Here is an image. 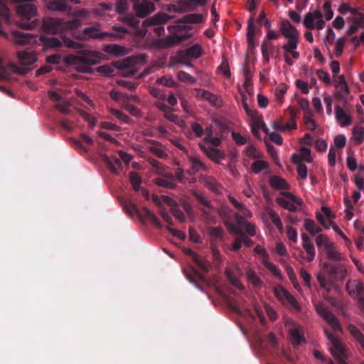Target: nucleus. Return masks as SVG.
I'll list each match as a JSON object with an SVG mask.
<instances>
[{
    "instance_id": "f257e3e1",
    "label": "nucleus",
    "mask_w": 364,
    "mask_h": 364,
    "mask_svg": "<svg viewBox=\"0 0 364 364\" xmlns=\"http://www.w3.org/2000/svg\"><path fill=\"white\" fill-rule=\"evenodd\" d=\"M323 268L327 276L318 273L317 279L321 288L329 292L336 281H343L346 277V269L342 264L324 262Z\"/></svg>"
},
{
    "instance_id": "f03ea898",
    "label": "nucleus",
    "mask_w": 364,
    "mask_h": 364,
    "mask_svg": "<svg viewBox=\"0 0 364 364\" xmlns=\"http://www.w3.org/2000/svg\"><path fill=\"white\" fill-rule=\"evenodd\" d=\"M80 24L81 22L77 18L65 21L62 18L46 17L43 20L42 28L46 33L55 34L73 31L77 29Z\"/></svg>"
},
{
    "instance_id": "7ed1b4c3",
    "label": "nucleus",
    "mask_w": 364,
    "mask_h": 364,
    "mask_svg": "<svg viewBox=\"0 0 364 364\" xmlns=\"http://www.w3.org/2000/svg\"><path fill=\"white\" fill-rule=\"evenodd\" d=\"M79 50L78 55H70L68 62L76 66L77 70L83 73H89L91 71L90 65L99 63L98 55L95 52L83 49V46Z\"/></svg>"
},
{
    "instance_id": "20e7f679",
    "label": "nucleus",
    "mask_w": 364,
    "mask_h": 364,
    "mask_svg": "<svg viewBox=\"0 0 364 364\" xmlns=\"http://www.w3.org/2000/svg\"><path fill=\"white\" fill-rule=\"evenodd\" d=\"M324 333L330 342L329 350L332 355L341 364H346L345 360L347 358V354L341 340L327 329H324Z\"/></svg>"
},
{
    "instance_id": "39448f33",
    "label": "nucleus",
    "mask_w": 364,
    "mask_h": 364,
    "mask_svg": "<svg viewBox=\"0 0 364 364\" xmlns=\"http://www.w3.org/2000/svg\"><path fill=\"white\" fill-rule=\"evenodd\" d=\"M40 39L46 48H58L61 47L63 43L65 47L73 49H80L82 47V43L68 38L62 37V41L58 38L54 36H41Z\"/></svg>"
},
{
    "instance_id": "423d86ee",
    "label": "nucleus",
    "mask_w": 364,
    "mask_h": 364,
    "mask_svg": "<svg viewBox=\"0 0 364 364\" xmlns=\"http://www.w3.org/2000/svg\"><path fill=\"white\" fill-rule=\"evenodd\" d=\"M315 309L318 314L326 321L334 332L342 331V327L338 318L326 304L318 302L315 304Z\"/></svg>"
},
{
    "instance_id": "0eeeda50",
    "label": "nucleus",
    "mask_w": 364,
    "mask_h": 364,
    "mask_svg": "<svg viewBox=\"0 0 364 364\" xmlns=\"http://www.w3.org/2000/svg\"><path fill=\"white\" fill-rule=\"evenodd\" d=\"M274 294L277 299L284 305L292 308L297 312L301 311V306L296 298L281 285H277L273 289Z\"/></svg>"
},
{
    "instance_id": "6e6552de",
    "label": "nucleus",
    "mask_w": 364,
    "mask_h": 364,
    "mask_svg": "<svg viewBox=\"0 0 364 364\" xmlns=\"http://www.w3.org/2000/svg\"><path fill=\"white\" fill-rule=\"evenodd\" d=\"M281 195L282 196L276 198V202L290 212H296L298 206L302 204V200L290 192L283 191Z\"/></svg>"
},
{
    "instance_id": "1a4fd4ad",
    "label": "nucleus",
    "mask_w": 364,
    "mask_h": 364,
    "mask_svg": "<svg viewBox=\"0 0 364 364\" xmlns=\"http://www.w3.org/2000/svg\"><path fill=\"white\" fill-rule=\"evenodd\" d=\"M170 18L171 16L165 13H158L156 15L146 18L143 22V26L144 27L159 26L154 28V31L157 36H162L165 32L164 27L161 25L166 23Z\"/></svg>"
},
{
    "instance_id": "9d476101",
    "label": "nucleus",
    "mask_w": 364,
    "mask_h": 364,
    "mask_svg": "<svg viewBox=\"0 0 364 364\" xmlns=\"http://www.w3.org/2000/svg\"><path fill=\"white\" fill-rule=\"evenodd\" d=\"M286 112L289 116V122L284 124L282 119L274 121L272 127L275 130L279 132H287L296 129L297 128L296 122L297 112L292 107L289 106L287 109Z\"/></svg>"
},
{
    "instance_id": "9b49d317",
    "label": "nucleus",
    "mask_w": 364,
    "mask_h": 364,
    "mask_svg": "<svg viewBox=\"0 0 364 364\" xmlns=\"http://www.w3.org/2000/svg\"><path fill=\"white\" fill-rule=\"evenodd\" d=\"M136 16L144 18L156 10L155 4L149 0H136L133 6Z\"/></svg>"
},
{
    "instance_id": "f8f14e48",
    "label": "nucleus",
    "mask_w": 364,
    "mask_h": 364,
    "mask_svg": "<svg viewBox=\"0 0 364 364\" xmlns=\"http://www.w3.org/2000/svg\"><path fill=\"white\" fill-rule=\"evenodd\" d=\"M191 37V34L173 35L160 38L156 41L157 47L166 48L173 47Z\"/></svg>"
},
{
    "instance_id": "ddd939ff",
    "label": "nucleus",
    "mask_w": 364,
    "mask_h": 364,
    "mask_svg": "<svg viewBox=\"0 0 364 364\" xmlns=\"http://www.w3.org/2000/svg\"><path fill=\"white\" fill-rule=\"evenodd\" d=\"M129 66V61L124 60L122 61L114 62L112 65L106 64L97 68V71L103 75L109 77L114 75L115 68L124 70Z\"/></svg>"
},
{
    "instance_id": "4468645a",
    "label": "nucleus",
    "mask_w": 364,
    "mask_h": 364,
    "mask_svg": "<svg viewBox=\"0 0 364 364\" xmlns=\"http://www.w3.org/2000/svg\"><path fill=\"white\" fill-rule=\"evenodd\" d=\"M70 3L77 4L78 0H49L47 2V7L53 11H70L71 7Z\"/></svg>"
},
{
    "instance_id": "2eb2a0df",
    "label": "nucleus",
    "mask_w": 364,
    "mask_h": 364,
    "mask_svg": "<svg viewBox=\"0 0 364 364\" xmlns=\"http://www.w3.org/2000/svg\"><path fill=\"white\" fill-rule=\"evenodd\" d=\"M279 31L287 40L299 38V31L288 20H282L280 22Z\"/></svg>"
},
{
    "instance_id": "dca6fc26",
    "label": "nucleus",
    "mask_w": 364,
    "mask_h": 364,
    "mask_svg": "<svg viewBox=\"0 0 364 364\" xmlns=\"http://www.w3.org/2000/svg\"><path fill=\"white\" fill-rule=\"evenodd\" d=\"M201 151L212 161L219 164L225 158V153L215 147L207 146L203 143H199Z\"/></svg>"
},
{
    "instance_id": "f3484780",
    "label": "nucleus",
    "mask_w": 364,
    "mask_h": 364,
    "mask_svg": "<svg viewBox=\"0 0 364 364\" xmlns=\"http://www.w3.org/2000/svg\"><path fill=\"white\" fill-rule=\"evenodd\" d=\"M12 34L15 42L18 45L25 46L37 42V35L24 33L20 31H14Z\"/></svg>"
},
{
    "instance_id": "a211bd4d",
    "label": "nucleus",
    "mask_w": 364,
    "mask_h": 364,
    "mask_svg": "<svg viewBox=\"0 0 364 364\" xmlns=\"http://www.w3.org/2000/svg\"><path fill=\"white\" fill-rule=\"evenodd\" d=\"M183 252L191 257L193 262L203 272H208L209 271V262L208 260L202 258L190 248L185 247Z\"/></svg>"
},
{
    "instance_id": "6ab92c4d",
    "label": "nucleus",
    "mask_w": 364,
    "mask_h": 364,
    "mask_svg": "<svg viewBox=\"0 0 364 364\" xmlns=\"http://www.w3.org/2000/svg\"><path fill=\"white\" fill-rule=\"evenodd\" d=\"M346 290L351 296H356L358 300L364 296V286L362 282L358 280H350L346 284Z\"/></svg>"
},
{
    "instance_id": "aec40b11",
    "label": "nucleus",
    "mask_w": 364,
    "mask_h": 364,
    "mask_svg": "<svg viewBox=\"0 0 364 364\" xmlns=\"http://www.w3.org/2000/svg\"><path fill=\"white\" fill-rule=\"evenodd\" d=\"M289 335L293 345L299 346L306 342V338L303 334L302 329L300 326L294 324L289 330Z\"/></svg>"
},
{
    "instance_id": "412c9836",
    "label": "nucleus",
    "mask_w": 364,
    "mask_h": 364,
    "mask_svg": "<svg viewBox=\"0 0 364 364\" xmlns=\"http://www.w3.org/2000/svg\"><path fill=\"white\" fill-rule=\"evenodd\" d=\"M19 63L23 65H30L37 60L36 54L33 50H21L17 53Z\"/></svg>"
},
{
    "instance_id": "4be33fe9",
    "label": "nucleus",
    "mask_w": 364,
    "mask_h": 364,
    "mask_svg": "<svg viewBox=\"0 0 364 364\" xmlns=\"http://www.w3.org/2000/svg\"><path fill=\"white\" fill-rule=\"evenodd\" d=\"M323 17V14L320 10H315L314 12H308L306 14L303 24L304 27L309 30L314 29L317 18Z\"/></svg>"
},
{
    "instance_id": "5701e85b",
    "label": "nucleus",
    "mask_w": 364,
    "mask_h": 364,
    "mask_svg": "<svg viewBox=\"0 0 364 364\" xmlns=\"http://www.w3.org/2000/svg\"><path fill=\"white\" fill-rule=\"evenodd\" d=\"M203 54V50L200 45L196 44L184 50H181L180 55L183 58L192 59L198 58Z\"/></svg>"
},
{
    "instance_id": "b1692460",
    "label": "nucleus",
    "mask_w": 364,
    "mask_h": 364,
    "mask_svg": "<svg viewBox=\"0 0 364 364\" xmlns=\"http://www.w3.org/2000/svg\"><path fill=\"white\" fill-rule=\"evenodd\" d=\"M335 116L336 120L341 127H347L352 123L350 116L348 115L339 105H336L335 107Z\"/></svg>"
},
{
    "instance_id": "393cba45",
    "label": "nucleus",
    "mask_w": 364,
    "mask_h": 364,
    "mask_svg": "<svg viewBox=\"0 0 364 364\" xmlns=\"http://www.w3.org/2000/svg\"><path fill=\"white\" fill-rule=\"evenodd\" d=\"M102 159L111 172L117 173L118 168L122 166V162L119 158H117L115 156L109 157L107 155H102Z\"/></svg>"
},
{
    "instance_id": "a878e982",
    "label": "nucleus",
    "mask_w": 364,
    "mask_h": 364,
    "mask_svg": "<svg viewBox=\"0 0 364 364\" xmlns=\"http://www.w3.org/2000/svg\"><path fill=\"white\" fill-rule=\"evenodd\" d=\"M207 0H180L178 1L179 9L187 12L195 9L196 5H204Z\"/></svg>"
},
{
    "instance_id": "bb28decb",
    "label": "nucleus",
    "mask_w": 364,
    "mask_h": 364,
    "mask_svg": "<svg viewBox=\"0 0 364 364\" xmlns=\"http://www.w3.org/2000/svg\"><path fill=\"white\" fill-rule=\"evenodd\" d=\"M82 33L88 38L94 39H104L105 37L109 36L107 32H100V30L95 27L85 28Z\"/></svg>"
},
{
    "instance_id": "cd10ccee",
    "label": "nucleus",
    "mask_w": 364,
    "mask_h": 364,
    "mask_svg": "<svg viewBox=\"0 0 364 364\" xmlns=\"http://www.w3.org/2000/svg\"><path fill=\"white\" fill-rule=\"evenodd\" d=\"M146 142L150 145L149 150L157 157L160 159H166L168 155L162 149L161 143L152 139H149Z\"/></svg>"
},
{
    "instance_id": "c85d7f7f",
    "label": "nucleus",
    "mask_w": 364,
    "mask_h": 364,
    "mask_svg": "<svg viewBox=\"0 0 364 364\" xmlns=\"http://www.w3.org/2000/svg\"><path fill=\"white\" fill-rule=\"evenodd\" d=\"M183 273H184L186 279L190 282L195 284L196 287H197L198 288L200 289V286L197 283L196 279H198L199 280L204 282L205 277L203 273L198 272L195 268H192L191 272H190L187 270H184Z\"/></svg>"
},
{
    "instance_id": "c756f323",
    "label": "nucleus",
    "mask_w": 364,
    "mask_h": 364,
    "mask_svg": "<svg viewBox=\"0 0 364 364\" xmlns=\"http://www.w3.org/2000/svg\"><path fill=\"white\" fill-rule=\"evenodd\" d=\"M269 183L271 187L277 190H288L289 188L287 181L277 176H271Z\"/></svg>"
},
{
    "instance_id": "7c9ffc66",
    "label": "nucleus",
    "mask_w": 364,
    "mask_h": 364,
    "mask_svg": "<svg viewBox=\"0 0 364 364\" xmlns=\"http://www.w3.org/2000/svg\"><path fill=\"white\" fill-rule=\"evenodd\" d=\"M324 252L330 260L338 262L343 259L341 254L336 250V245L333 242L326 247Z\"/></svg>"
},
{
    "instance_id": "2f4dec72",
    "label": "nucleus",
    "mask_w": 364,
    "mask_h": 364,
    "mask_svg": "<svg viewBox=\"0 0 364 364\" xmlns=\"http://www.w3.org/2000/svg\"><path fill=\"white\" fill-rule=\"evenodd\" d=\"M275 50V46L273 43L264 40L261 46V51L262 57L266 63L269 61V55L272 54Z\"/></svg>"
},
{
    "instance_id": "473e14b6",
    "label": "nucleus",
    "mask_w": 364,
    "mask_h": 364,
    "mask_svg": "<svg viewBox=\"0 0 364 364\" xmlns=\"http://www.w3.org/2000/svg\"><path fill=\"white\" fill-rule=\"evenodd\" d=\"M350 335L358 341L360 346L364 349V335L361 331L355 325L349 324L347 327Z\"/></svg>"
},
{
    "instance_id": "72a5a7b5",
    "label": "nucleus",
    "mask_w": 364,
    "mask_h": 364,
    "mask_svg": "<svg viewBox=\"0 0 364 364\" xmlns=\"http://www.w3.org/2000/svg\"><path fill=\"white\" fill-rule=\"evenodd\" d=\"M105 51L107 53L114 55L116 56H123L127 54L126 48L117 44H110L106 46L105 48Z\"/></svg>"
},
{
    "instance_id": "f704fd0d",
    "label": "nucleus",
    "mask_w": 364,
    "mask_h": 364,
    "mask_svg": "<svg viewBox=\"0 0 364 364\" xmlns=\"http://www.w3.org/2000/svg\"><path fill=\"white\" fill-rule=\"evenodd\" d=\"M246 275L247 280L252 284L254 288L259 289L262 287V282L254 270L247 269L246 271Z\"/></svg>"
},
{
    "instance_id": "c9c22d12",
    "label": "nucleus",
    "mask_w": 364,
    "mask_h": 364,
    "mask_svg": "<svg viewBox=\"0 0 364 364\" xmlns=\"http://www.w3.org/2000/svg\"><path fill=\"white\" fill-rule=\"evenodd\" d=\"M220 215L225 220V225H226L228 230L230 232H233L236 235H240L242 234V230L239 226L228 221V219L229 217L228 216V214L224 210L220 211Z\"/></svg>"
},
{
    "instance_id": "e433bc0d",
    "label": "nucleus",
    "mask_w": 364,
    "mask_h": 364,
    "mask_svg": "<svg viewBox=\"0 0 364 364\" xmlns=\"http://www.w3.org/2000/svg\"><path fill=\"white\" fill-rule=\"evenodd\" d=\"M191 129L193 132H190L187 134V136L190 139H193L196 137H202L205 134V131L201 124L193 122L191 124Z\"/></svg>"
},
{
    "instance_id": "4c0bfd02",
    "label": "nucleus",
    "mask_w": 364,
    "mask_h": 364,
    "mask_svg": "<svg viewBox=\"0 0 364 364\" xmlns=\"http://www.w3.org/2000/svg\"><path fill=\"white\" fill-rule=\"evenodd\" d=\"M304 226L306 230L308 231L311 235H315L322 230V229L318 227L313 220L309 218L304 220Z\"/></svg>"
},
{
    "instance_id": "58836bf2",
    "label": "nucleus",
    "mask_w": 364,
    "mask_h": 364,
    "mask_svg": "<svg viewBox=\"0 0 364 364\" xmlns=\"http://www.w3.org/2000/svg\"><path fill=\"white\" fill-rule=\"evenodd\" d=\"M229 200L232 203V205L237 208L241 214H242L245 217H251L252 213L247 208L245 207V205L237 201L233 196H229Z\"/></svg>"
},
{
    "instance_id": "ea45409f",
    "label": "nucleus",
    "mask_w": 364,
    "mask_h": 364,
    "mask_svg": "<svg viewBox=\"0 0 364 364\" xmlns=\"http://www.w3.org/2000/svg\"><path fill=\"white\" fill-rule=\"evenodd\" d=\"M203 21V18L200 14H190L185 15L181 18L183 23H199Z\"/></svg>"
},
{
    "instance_id": "a19ab883",
    "label": "nucleus",
    "mask_w": 364,
    "mask_h": 364,
    "mask_svg": "<svg viewBox=\"0 0 364 364\" xmlns=\"http://www.w3.org/2000/svg\"><path fill=\"white\" fill-rule=\"evenodd\" d=\"M242 104L244 109L245 110L247 114L250 116L252 120L255 122H257L259 120V117L258 115V112L256 109H251L247 102V97L242 96Z\"/></svg>"
},
{
    "instance_id": "79ce46f5",
    "label": "nucleus",
    "mask_w": 364,
    "mask_h": 364,
    "mask_svg": "<svg viewBox=\"0 0 364 364\" xmlns=\"http://www.w3.org/2000/svg\"><path fill=\"white\" fill-rule=\"evenodd\" d=\"M267 212L272 223L277 227L278 230L282 232L283 231V225L278 213L272 208L267 209Z\"/></svg>"
},
{
    "instance_id": "37998d69",
    "label": "nucleus",
    "mask_w": 364,
    "mask_h": 364,
    "mask_svg": "<svg viewBox=\"0 0 364 364\" xmlns=\"http://www.w3.org/2000/svg\"><path fill=\"white\" fill-rule=\"evenodd\" d=\"M190 161L191 163V173H195L200 170L205 171L207 170L206 165L203 163L200 159L196 157L190 158Z\"/></svg>"
},
{
    "instance_id": "c03bdc74",
    "label": "nucleus",
    "mask_w": 364,
    "mask_h": 364,
    "mask_svg": "<svg viewBox=\"0 0 364 364\" xmlns=\"http://www.w3.org/2000/svg\"><path fill=\"white\" fill-rule=\"evenodd\" d=\"M353 136L358 144H361L364 140V127L361 123L357 124L353 129Z\"/></svg>"
},
{
    "instance_id": "a18cd8bd",
    "label": "nucleus",
    "mask_w": 364,
    "mask_h": 364,
    "mask_svg": "<svg viewBox=\"0 0 364 364\" xmlns=\"http://www.w3.org/2000/svg\"><path fill=\"white\" fill-rule=\"evenodd\" d=\"M129 177L134 190L135 191H139L140 190V185L141 183V178L137 173L134 171L130 172Z\"/></svg>"
},
{
    "instance_id": "49530a36",
    "label": "nucleus",
    "mask_w": 364,
    "mask_h": 364,
    "mask_svg": "<svg viewBox=\"0 0 364 364\" xmlns=\"http://www.w3.org/2000/svg\"><path fill=\"white\" fill-rule=\"evenodd\" d=\"M142 212L144 214V215L158 228H161L162 225L158 219V218L156 216V215L151 212L149 208L146 207L143 208Z\"/></svg>"
},
{
    "instance_id": "de8ad7c7",
    "label": "nucleus",
    "mask_w": 364,
    "mask_h": 364,
    "mask_svg": "<svg viewBox=\"0 0 364 364\" xmlns=\"http://www.w3.org/2000/svg\"><path fill=\"white\" fill-rule=\"evenodd\" d=\"M198 91L199 93H200V96L202 98L208 101L210 104L213 105H218V97H217V95L207 90H198Z\"/></svg>"
},
{
    "instance_id": "09e8293b",
    "label": "nucleus",
    "mask_w": 364,
    "mask_h": 364,
    "mask_svg": "<svg viewBox=\"0 0 364 364\" xmlns=\"http://www.w3.org/2000/svg\"><path fill=\"white\" fill-rule=\"evenodd\" d=\"M269 168V164L267 162L262 160H257L252 163L251 166V170L254 173H259L262 170L267 169Z\"/></svg>"
},
{
    "instance_id": "8fccbe9b",
    "label": "nucleus",
    "mask_w": 364,
    "mask_h": 364,
    "mask_svg": "<svg viewBox=\"0 0 364 364\" xmlns=\"http://www.w3.org/2000/svg\"><path fill=\"white\" fill-rule=\"evenodd\" d=\"M197 200L203 205V208H200V210L203 212V214H207V209H211L213 208L212 205L210 204V201L206 199L205 197H204L203 195L200 193H196L194 194Z\"/></svg>"
},
{
    "instance_id": "3c124183",
    "label": "nucleus",
    "mask_w": 364,
    "mask_h": 364,
    "mask_svg": "<svg viewBox=\"0 0 364 364\" xmlns=\"http://www.w3.org/2000/svg\"><path fill=\"white\" fill-rule=\"evenodd\" d=\"M155 183L161 187H164L170 189H174L176 187V183L172 179L166 178H158L155 181Z\"/></svg>"
},
{
    "instance_id": "603ef678",
    "label": "nucleus",
    "mask_w": 364,
    "mask_h": 364,
    "mask_svg": "<svg viewBox=\"0 0 364 364\" xmlns=\"http://www.w3.org/2000/svg\"><path fill=\"white\" fill-rule=\"evenodd\" d=\"M303 248L307 253V256L305 257L307 262H312L315 258V247L313 242H309L303 245Z\"/></svg>"
},
{
    "instance_id": "864d4df0",
    "label": "nucleus",
    "mask_w": 364,
    "mask_h": 364,
    "mask_svg": "<svg viewBox=\"0 0 364 364\" xmlns=\"http://www.w3.org/2000/svg\"><path fill=\"white\" fill-rule=\"evenodd\" d=\"M243 75L245 77L244 86L245 87L246 90H247L248 87L252 84V75L248 65H245L243 68Z\"/></svg>"
},
{
    "instance_id": "5fc2aeb1",
    "label": "nucleus",
    "mask_w": 364,
    "mask_h": 364,
    "mask_svg": "<svg viewBox=\"0 0 364 364\" xmlns=\"http://www.w3.org/2000/svg\"><path fill=\"white\" fill-rule=\"evenodd\" d=\"M177 77L181 82H188L190 84H195L196 82V80L195 77H193L192 75L184 71L178 72Z\"/></svg>"
},
{
    "instance_id": "6e6d98bb",
    "label": "nucleus",
    "mask_w": 364,
    "mask_h": 364,
    "mask_svg": "<svg viewBox=\"0 0 364 364\" xmlns=\"http://www.w3.org/2000/svg\"><path fill=\"white\" fill-rule=\"evenodd\" d=\"M299 38L288 39L287 43L282 46L285 53L295 50L299 44Z\"/></svg>"
},
{
    "instance_id": "4d7b16f0",
    "label": "nucleus",
    "mask_w": 364,
    "mask_h": 364,
    "mask_svg": "<svg viewBox=\"0 0 364 364\" xmlns=\"http://www.w3.org/2000/svg\"><path fill=\"white\" fill-rule=\"evenodd\" d=\"M256 33V26L253 17H250L247 21V38H251L255 36Z\"/></svg>"
},
{
    "instance_id": "13d9d810",
    "label": "nucleus",
    "mask_w": 364,
    "mask_h": 364,
    "mask_svg": "<svg viewBox=\"0 0 364 364\" xmlns=\"http://www.w3.org/2000/svg\"><path fill=\"white\" fill-rule=\"evenodd\" d=\"M264 264L274 276H276L278 278L282 277L280 270L277 268V267L274 264H273L269 261H265L264 262Z\"/></svg>"
},
{
    "instance_id": "bf43d9fd",
    "label": "nucleus",
    "mask_w": 364,
    "mask_h": 364,
    "mask_svg": "<svg viewBox=\"0 0 364 364\" xmlns=\"http://www.w3.org/2000/svg\"><path fill=\"white\" fill-rule=\"evenodd\" d=\"M157 83L168 87H176V82L171 77H162L156 80Z\"/></svg>"
},
{
    "instance_id": "052dcab7",
    "label": "nucleus",
    "mask_w": 364,
    "mask_h": 364,
    "mask_svg": "<svg viewBox=\"0 0 364 364\" xmlns=\"http://www.w3.org/2000/svg\"><path fill=\"white\" fill-rule=\"evenodd\" d=\"M315 240L318 247L323 246L324 249L331 243L325 235H317Z\"/></svg>"
},
{
    "instance_id": "680f3d73",
    "label": "nucleus",
    "mask_w": 364,
    "mask_h": 364,
    "mask_svg": "<svg viewBox=\"0 0 364 364\" xmlns=\"http://www.w3.org/2000/svg\"><path fill=\"white\" fill-rule=\"evenodd\" d=\"M312 112L311 114H305L304 117V123L307 129L314 130L316 127V122L311 118Z\"/></svg>"
},
{
    "instance_id": "e2e57ef3",
    "label": "nucleus",
    "mask_w": 364,
    "mask_h": 364,
    "mask_svg": "<svg viewBox=\"0 0 364 364\" xmlns=\"http://www.w3.org/2000/svg\"><path fill=\"white\" fill-rule=\"evenodd\" d=\"M128 9V2L127 0H118L116 3V12L122 14Z\"/></svg>"
},
{
    "instance_id": "0e129e2a",
    "label": "nucleus",
    "mask_w": 364,
    "mask_h": 364,
    "mask_svg": "<svg viewBox=\"0 0 364 364\" xmlns=\"http://www.w3.org/2000/svg\"><path fill=\"white\" fill-rule=\"evenodd\" d=\"M39 24V21L37 20H33L31 22H18V26L25 30H32L37 27Z\"/></svg>"
},
{
    "instance_id": "69168bd1",
    "label": "nucleus",
    "mask_w": 364,
    "mask_h": 364,
    "mask_svg": "<svg viewBox=\"0 0 364 364\" xmlns=\"http://www.w3.org/2000/svg\"><path fill=\"white\" fill-rule=\"evenodd\" d=\"M246 155L253 159H258L261 157L260 152L253 145H250L246 149Z\"/></svg>"
},
{
    "instance_id": "338daca9",
    "label": "nucleus",
    "mask_w": 364,
    "mask_h": 364,
    "mask_svg": "<svg viewBox=\"0 0 364 364\" xmlns=\"http://www.w3.org/2000/svg\"><path fill=\"white\" fill-rule=\"evenodd\" d=\"M346 41V38L345 37H341L337 40V41L336 43V48H335L336 56L341 55L343 50Z\"/></svg>"
},
{
    "instance_id": "774afa93",
    "label": "nucleus",
    "mask_w": 364,
    "mask_h": 364,
    "mask_svg": "<svg viewBox=\"0 0 364 364\" xmlns=\"http://www.w3.org/2000/svg\"><path fill=\"white\" fill-rule=\"evenodd\" d=\"M287 92V87L284 85H280L279 87H277L275 89V96L277 99L280 102H282V100L284 98V96Z\"/></svg>"
}]
</instances>
